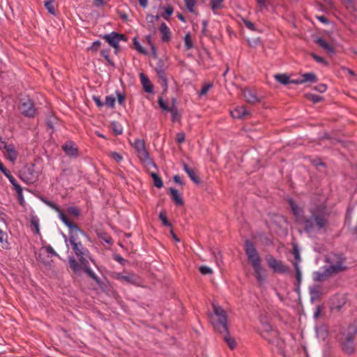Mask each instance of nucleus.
I'll return each instance as SVG.
<instances>
[{
    "label": "nucleus",
    "instance_id": "09e8293b",
    "mask_svg": "<svg viewBox=\"0 0 357 357\" xmlns=\"http://www.w3.org/2000/svg\"><path fill=\"white\" fill-rule=\"evenodd\" d=\"M199 271L203 275L211 274L213 273L212 269L210 267L206 266H200L199 267Z\"/></svg>",
    "mask_w": 357,
    "mask_h": 357
},
{
    "label": "nucleus",
    "instance_id": "dca6fc26",
    "mask_svg": "<svg viewBox=\"0 0 357 357\" xmlns=\"http://www.w3.org/2000/svg\"><path fill=\"white\" fill-rule=\"evenodd\" d=\"M20 109L24 115L29 117L33 116L36 113V110L30 100H26L22 102Z\"/></svg>",
    "mask_w": 357,
    "mask_h": 357
},
{
    "label": "nucleus",
    "instance_id": "13d9d810",
    "mask_svg": "<svg viewBox=\"0 0 357 357\" xmlns=\"http://www.w3.org/2000/svg\"><path fill=\"white\" fill-rule=\"evenodd\" d=\"M159 218L160 219L162 220V223L166 225V226H170V224L169 223L167 219V217H166V215L162 213V212H160V215H159Z\"/></svg>",
    "mask_w": 357,
    "mask_h": 357
},
{
    "label": "nucleus",
    "instance_id": "5701e85b",
    "mask_svg": "<svg viewBox=\"0 0 357 357\" xmlns=\"http://www.w3.org/2000/svg\"><path fill=\"white\" fill-rule=\"evenodd\" d=\"M253 269L255 271V275L257 281L259 283H263L266 280V275L265 273V271L261 266V265L255 266L253 268Z\"/></svg>",
    "mask_w": 357,
    "mask_h": 357
},
{
    "label": "nucleus",
    "instance_id": "79ce46f5",
    "mask_svg": "<svg viewBox=\"0 0 357 357\" xmlns=\"http://www.w3.org/2000/svg\"><path fill=\"white\" fill-rule=\"evenodd\" d=\"M101 45V43L99 40L94 41L90 47L87 48L88 50L92 52H97Z\"/></svg>",
    "mask_w": 357,
    "mask_h": 357
},
{
    "label": "nucleus",
    "instance_id": "72a5a7b5",
    "mask_svg": "<svg viewBox=\"0 0 357 357\" xmlns=\"http://www.w3.org/2000/svg\"><path fill=\"white\" fill-rule=\"evenodd\" d=\"M151 176L153 178L154 185L158 188H161L163 186V182L162 179L155 172H152Z\"/></svg>",
    "mask_w": 357,
    "mask_h": 357
},
{
    "label": "nucleus",
    "instance_id": "f704fd0d",
    "mask_svg": "<svg viewBox=\"0 0 357 357\" xmlns=\"http://www.w3.org/2000/svg\"><path fill=\"white\" fill-rule=\"evenodd\" d=\"M305 96L307 99H308L309 100L312 101L314 103L319 102L323 100V98L321 96L313 93H306Z\"/></svg>",
    "mask_w": 357,
    "mask_h": 357
},
{
    "label": "nucleus",
    "instance_id": "39448f33",
    "mask_svg": "<svg viewBox=\"0 0 357 357\" xmlns=\"http://www.w3.org/2000/svg\"><path fill=\"white\" fill-rule=\"evenodd\" d=\"M326 270L329 273H336L347 268L345 259L338 254H330L326 258Z\"/></svg>",
    "mask_w": 357,
    "mask_h": 357
},
{
    "label": "nucleus",
    "instance_id": "4d7b16f0",
    "mask_svg": "<svg viewBox=\"0 0 357 357\" xmlns=\"http://www.w3.org/2000/svg\"><path fill=\"white\" fill-rule=\"evenodd\" d=\"M314 89L320 93H324L327 89V86L324 84H321L314 87Z\"/></svg>",
    "mask_w": 357,
    "mask_h": 357
},
{
    "label": "nucleus",
    "instance_id": "cd10ccee",
    "mask_svg": "<svg viewBox=\"0 0 357 357\" xmlns=\"http://www.w3.org/2000/svg\"><path fill=\"white\" fill-rule=\"evenodd\" d=\"M316 43L324 50H325L328 53H334V49L332 47V46L326 42L325 40L319 38L316 40Z\"/></svg>",
    "mask_w": 357,
    "mask_h": 357
},
{
    "label": "nucleus",
    "instance_id": "bf43d9fd",
    "mask_svg": "<svg viewBox=\"0 0 357 357\" xmlns=\"http://www.w3.org/2000/svg\"><path fill=\"white\" fill-rule=\"evenodd\" d=\"M116 97H117V100H118V102L120 105H123L124 104V102H125V96L123 94H122L121 93L117 91L116 92Z\"/></svg>",
    "mask_w": 357,
    "mask_h": 357
},
{
    "label": "nucleus",
    "instance_id": "7c9ffc66",
    "mask_svg": "<svg viewBox=\"0 0 357 357\" xmlns=\"http://www.w3.org/2000/svg\"><path fill=\"white\" fill-rule=\"evenodd\" d=\"M183 169L188 174V176L191 178V180L195 183H199V179L197 176L195 171L188 167L186 164H183Z\"/></svg>",
    "mask_w": 357,
    "mask_h": 357
},
{
    "label": "nucleus",
    "instance_id": "f8f14e48",
    "mask_svg": "<svg viewBox=\"0 0 357 357\" xmlns=\"http://www.w3.org/2000/svg\"><path fill=\"white\" fill-rule=\"evenodd\" d=\"M112 47L117 49L119 47V43L121 40L125 39V36L123 34H119L116 32H112L109 34H105L102 36Z\"/></svg>",
    "mask_w": 357,
    "mask_h": 357
},
{
    "label": "nucleus",
    "instance_id": "052dcab7",
    "mask_svg": "<svg viewBox=\"0 0 357 357\" xmlns=\"http://www.w3.org/2000/svg\"><path fill=\"white\" fill-rule=\"evenodd\" d=\"M46 252L50 253L54 256H59L58 254L54 250L53 248L51 245H47L43 248Z\"/></svg>",
    "mask_w": 357,
    "mask_h": 357
},
{
    "label": "nucleus",
    "instance_id": "b1692460",
    "mask_svg": "<svg viewBox=\"0 0 357 357\" xmlns=\"http://www.w3.org/2000/svg\"><path fill=\"white\" fill-rule=\"evenodd\" d=\"M160 16L159 15H153L151 14H149L146 17V22L147 23V29L151 31H155V23L158 22L159 20Z\"/></svg>",
    "mask_w": 357,
    "mask_h": 357
},
{
    "label": "nucleus",
    "instance_id": "6e6552de",
    "mask_svg": "<svg viewBox=\"0 0 357 357\" xmlns=\"http://www.w3.org/2000/svg\"><path fill=\"white\" fill-rule=\"evenodd\" d=\"M262 336L271 344H278V332L268 323L262 324Z\"/></svg>",
    "mask_w": 357,
    "mask_h": 357
},
{
    "label": "nucleus",
    "instance_id": "9d476101",
    "mask_svg": "<svg viewBox=\"0 0 357 357\" xmlns=\"http://www.w3.org/2000/svg\"><path fill=\"white\" fill-rule=\"evenodd\" d=\"M69 264L70 268L73 270L74 272L77 273L81 269V266H83V268L85 270V272L90 276L93 280H94L96 282H98V278L97 275L95 274V273L89 267V263L86 265H79V263L75 260L73 257L69 258Z\"/></svg>",
    "mask_w": 357,
    "mask_h": 357
},
{
    "label": "nucleus",
    "instance_id": "4c0bfd02",
    "mask_svg": "<svg viewBox=\"0 0 357 357\" xmlns=\"http://www.w3.org/2000/svg\"><path fill=\"white\" fill-rule=\"evenodd\" d=\"M184 43L186 50H190L193 47L191 36L190 33H187L184 37Z\"/></svg>",
    "mask_w": 357,
    "mask_h": 357
},
{
    "label": "nucleus",
    "instance_id": "69168bd1",
    "mask_svg": "<svg viewBox=\"0 0 357 357\" xmlns=\"http://www.w3.org/2000/svg\"><path fill=\"white\" fill-rule=\"evenodd\" d=\"M68 211H69V213H70L71 214H73L75 216H78L79 215V211L75 207L69 208Z\"/></svg>",
    "mask_w": 357,
    "mask_h": 357
},
{
    "label": "nucleus",
    "instance_id": "f3484780",
    "mask_svg": "<svg viewBox=\"0 0 357 357\" xmlns=\"http://www.w3.org/2000/svg\"><path fill=\"white\" fill-rule=\"evenodd\" d=\"M46 124L47 126V132H54L60 131L59 128L61 127V123L54 116H49L46 120Z\"/></svg>",
    "mask_w": 357,
    "mask_h": 357
},
{
    "label": "nucleus",
    "instance_id": "37998d69",
    "mask_svg": "<svg viewBox=\"0 0 357 357\" xmlns=\"http://www.w3.org/2000/svg\"><path fill=\"white\" fill-rule=\"evenodd\" d=\"M109 156L117 163H120L123 160V157L116 152H112Z\"/></svg>",
    "mask_w": 357,
    "mask_h": 357
},
{
    "label": "nucleus",
    "instance_id": "ddd939ff",
    "mask_svg": "<svg viewBox=\"0 0 357 357\" xmlns=\"http://www.w3.org/2000/svg\"><path fill=\"white\" fill-rule=\"evenodd\" d=\"M346 297L344 295H336L331 300V308L333 311H340L346 303Z\"/></svg>",
    "mask_w": 357,
    "mask_h": 357
},
{
    "label": "nucleus",
    "instance_id": "c9c22d12",
    "mask_svg": "<svg viewBox=\"0 0 357 357\" xmlns=\"http://www.w3.org/2000/svg\"><path fill=\"white\" fill-rule=\"evenodd\" d=\"M185 5L187 8V9L192 13H195L196 9H195V5L196 1L195 0H185Z\"/></svg>",
    "mask_w": 357,
    "mask_h": 357
},
{
    "label": "nucleus",
    "instance_id": "de8ad7c7",
    "mask_svg": "<svg viewBox=\"0 0 357 357\" xmlns=\"http://www.w3.org/2000/svg\"><path fill=\"white\" fill-rule=\"evenodd\" d=\"M134 45H135V49L139 52H140L142 54H146V53L145 49L143 47L141 46L139 42H138L136 38L134 40Z\"/></svg>",
    "mask_w": 357,
    "mask_h": 357
},
{
    "label": "nucleus",
    "instance_id": "4be33fe9",
    "mask_svg": "<svg viewBox=\"0 0 357 357\" xmlns=\"http://www.w3.org/2000/svg\"><path fill=\"white\" fill-rule=\"evenodd\" d=\"M332 273L326 270V266H324V270L323 271H316L313 273V279L314 281L321 282L326 280Z\"/></svg>",
    "mask_w": 357,
    "mask_h": 357
},
{
    "label": "nucleus",
    "instance_id": "1a4fd4ad",
    "mask_svg": "<svg viewBox=\"0 0 357 357\" xmlns=\"http://www.w3.org/2000/svg\"><path fill=\"white\" fill-rule=\"evenodd\" d=\"M114 278L123 284L139 285L140 283L139 277L133 273H115L114 274Z\"/></svg>",
    "mask_w": 357,
    "mask_h": 357
},
{
    "label": "nucleus",
    "instance_id": "a18cd8bd",
    "mask_svg": "<svg viewBox=\"0 0 357 357\" xmlns=\"http://www.w3.org/2000/svg\"><path fill=\"white\" fill-rule=\"evenodd\" d=\"M312 56L317 63H322L324 66L328 65V62L323 57L319 56L314 53L312 54Z\"/></svg>",
    "mask_w": 357,
    "mask_h": 357
},
{
    "label": "nucleus",
    "instance_id": "864d4df0",
    "mask_svg": "<svg viewBox=\"0 0 357 357\" xmlns=\"http://www.w3.org/2000/svg\"><path fill=\"white\" fill-rule=\"evenodd\" d=\"M112 127H113V130L114 132V134H121L122 133V128L121 127L120 125L116 123H114L112 124Z\"/></svg>",
    "mask_w": 357,
    "mask_h": 357
},
{
    "label": "nucleus",
    "instance_id": "8fccbe9b",
    "mask_svg": "<svg viewBox=\"0 0 357 357\" xmlns=\"http://www.w3.org/2000/svg\"><path fill=\"white\" fill-rule=\"evenodd\" d=\"M293 254H294V257L296 259V262L295 263H297L298 264L299 262L301 261V257H300V253H299L298 249V248L296 245L294 246Z\"/></svg>",
    "mask_w": 357,
    "mask_h": 357
},
{
    "label": "nucleus",
    "instance_id": "f257e3e1",
    "mask_svg": "<svg viewBox=\"0 0 357 357\" xmlns=\"http://www.w3.org/2000/svg\"><path fill=\"white\" fill-rule=\"evenodd\" d=\"M289 204L296 222L302 225L303 230L308 234L319 233L328 227L329 211L324 204H312L307 213H304L303 208L292 199L289 200Z\"/></svg>",
    "mask_w": 357,
    "mask_h": 357
},
{
    "label": "nucleus",
    "instance_id": "2f4dec72",
    "mask_svg": "<svg viewBox=\"0 0 357 357\" xmlns=\"http://www.w3.org/2000/svg\"><path fill=\"white\" fill-rule=\"evenodd\" d=\"M175 102H176V99L173 98L172 99L173 107H171V109L169 111L172 114V120L174 122L178 121L180 120V118H181V114H179V112L174 107Z\"/></svg>",
    "mask_w": 357,
    "mask_h": 357
},
{
    "label": "nucleus",
    "instance_id": "680f3d73",
    "mask_svg": "<svg viewBox=\"0 0 357 357\" xmlns=\"http://www.w3.org/2000/svg\"><path fill=\"white\" fill-rule=\"evenodd\" d=\"M257 3L261 11L266 9L267 7L266 0H257Z\"/></svg>",
    "mask_w": 357,
    "mask_h": 357
},
{
    "label": "nucleus",
    "instance_id": "a19ab883",
    "mask_svg": "<svg viewBox=\"0 0 357 357\" xmlns=\"http://www.w3.org/2000/svg\"><path fill=\"white\" fill-rule=\"evenodd\" d=\"M310 293L313 296H318L320 294V288L318 285H314L310 287Z\"/></svg>",
    "mask_w": 357,
    "mask_h": 357
},
{
    "label": "nucleus",
    "instance_id": "a878e982",
    "mask_svg": "<svg viewBox=\"0 0 357 357\" xmlns=\"http://www.w3.org/2000/svg\"><path fill=\"white\" fill-rule=\"evenodd\" d=\"M243 97L247 102L254 104L259 101L255 93L250 89H245L243 92Z\"/></svg>",
    "mask_w": 357,
    "mask_h": 357
},
{
    "label": "nucleus",
    "instance_id": "a211bd4d",
    "mask_svg": "<svg viewBox=\"0 0 357 357\" xmlns=\"http://www.w3.org/2000/svg\"><path fill=\"white\" fill-rule=\"evenodd\" d=\"M230 113L234 119H242L250 116V112L244 106H238L234 109L231 110Z\"/></svg>",
    "mask_w": 357,
    "mask_h": 357
},
{
    "label": "nucleus",
    "instance_id": "774afa93",
    "mask_svg": "<svg viewBox=\"0 0 357 357\" xmlns=\"http://www.w3.org/2000/svg\"><path fill=\"white\" fill-rule=\"evenodd\" d=\"M317 18L318 19L319 21H320L321 22H322L324 24H328L329 23V20L326 17L323 16V15L317 16Z\"/></svg>",
    "mask_w": 357,
    "mask_h": 357
},
{
    "label": "nucleus",
    "instance_id": "f03ea898",
    "mask_svg": "<svg viewBox=\"0 0 357 357\" xmlns=\"http://www.w3.org/2000/svg\"><path fill=\"white\" fill-rule=\"evenodd\" d=\"M69 229L68 238L66 235L63 236L65 242L68 245V242L70 243L73 250L75 255L77 257L81 265H86L90 261L93 262V259L91 257L89 251L86 248L82 243L81 238L85 237L86 234L82 231L75 224L69 222L66 225Z\"/></svg>",
    "mask_w": 357,
    "mask_h": 357
},
{
    "label": "nucleus",
    "instance_id": "bb28decb",
    "mask_svg": "<svg viewBox=\"0 0 357 357\" xmlns=\"http://www.w3.org/2000/svg\"><path fill=\"white\" fill-rule=\"evenodd\" d=\"M210 6L214 14L224 8V0H211Z\"/></svg>",
    "mask_w": 357,
    "mask_h": 357
},
{
    "label": "nucleus",
    "instance_id": "338daca9",
    "mask_svg": "<svg viewBox=\"0 0 357 357\" xmlns=\"http://www.w3.org/2000/svg\"><path fill=\"white\" fill-rule=\"evenodd\" d=\"M93 99L98 107H101L103 105V103L99 97L93 96Z\"/></svg>",
    "mask_w": 357,
    "mask_h": 357
},
{
    "label": "nucleus",
    "instance_id": "20e7f679",
    "mask_svg": "<svg viewBox=\"0 0 357 357\" xmlns=\"http://www.w3.org/2000/svg\"><path fill=\"white\" fill-rule=\"evenodd\" d=\"M214 314L211 315V322L220 333H225V341L231 349L236 347L235 340L227 334V320L225 311L220 306L213 304Z\"/></svg>",
    "mask_w": 357,
    "mask_h": 357
},
{
    "label": "nucleus",
    "instance_id": "473e14b6",
    "mask_svg": "<svg viewBox=\"0 0 357 357\" xmlns=\"http://www.w3.org/2000/svg\"><path fill=\"white\" fill-rule=\"evenodd\" d=\"M301 76L303 77V82H315L317 81V77L313 73H307L303 74Z\"/></svg>",
    "mask_w": 357,
    "mask_h": 357
},
{
    "label": "nucleus",
    "instance_id": "4468645a",
    "mask_svg": "<svg viewBox=\"0 0 357 357\" xmlns=\"http://www.w3.org/2000/svg\"><path fill=\"white\" fill-rule=\"evenodd\" d=\"M62 149L65 153L71 158H76L78 155V148L76 144L72 141L66 142L63 146Z\"/></svg>",
    "mask_w": 357,
    "mask_h": 357
},
{
    "label": "nucleus",
    "instance_id": "3c124183",
    "mask_svg": "<svg viewBox=\"0 0 357 357\" xmlns=\"http://www.w3.org/2000/svg\"><path fill=\"white\" fill-rule=\"evenodd\" d=\"M294 266L295 269H296V279H297L298 282H300L301 280V272L299 266H298V264L297 263H294Z\"/></svg>",
    "mask_w": 357,
    "mask_h": 357
},
{
    "label": "nucleus",
    "instance_id": "0e129e2a",
    "mask_svg": "<svg viewBox=\"0 0 357 357\" xmlns=\"http://www.w3.org/2000/svg\"><path fill=\"white\" fill-rule=\"evenodd\" d=\"M146 40L148 43V44L150 45L151 50L153 51V52H155V48L152 43V40H151V35H148L146 36Z\"/></svg>",
    "mask_w": 357,
    "mask_h": 357
},
{
    "label": "nucleus",
    "instance_id": "393cba45",
    "mask_svg": "<svg viewBox=\"0 0 357 357\" xmlns=\"http://www.w3.org/2000/svg\"><path fill=\"white\" fill-rule=\"evenodd\" d=\"M0 171L8 178L15 191H19L20 193L21 186L17 183L14 177L8 172L7 169L3 166V169H0Z\"/></svg>",
    "mask_w": 357,
    "mask_h": 357
},
{
    "label": "nucleus",
    "instance_id": "ea45409f",
    "mask_svg": "<svg viewBox=\"0 0 357 357\" xmlns=\"http://www.w3.org/2000/svg\"><path fill=\"white\" fill-rule=\"evenodd\" d=\"M116 102V98L114 96H108L105 98V105L110 108L114 107Z\"/></svg>",
    "mask_w": 357,
    "mask_h": 357
},
{
    "label": "nucleus",
    "instance_id": "9b49d317",
    "mask_svg": "<svg viewBox=\"0 0 357 357\" xmlns=\"http://www.w3.org/2000/svg\"><path fill=\"white\" fill-rule=\"evenodd\" d=\"M266 261L270 268H271L275 272L284 273H286L288 270L287 266H285L280 261L276 260L272 256H268L266 257Z\"/></svg>",
    "mask_w": 357,
    "mask_h": 357
},
{
    "label": "nucleus",
    "instance_id": "e2e57ef3",
    "mask_svg": "<svg viewBox=\"0 0 357 357\" xmlns=\"http://www.w3.org/2000/svg\"><path fill=\"white\" fill-rule=\"evenodd\" d=\"M213 255H214L215 263L217 264L218 266H220L221 264H222V259H221V255H220V253H219V252L215 253L214 252H213Z\"/></svg>",
    "mask_w": 357,
    "mask_h": 357
},
{
    "label": "nucleus",
    "instance_id": "412c9836",
    "mask_svg": "<svg viewBox=\"0 0 357 357\" xmlns=\"http://www.w3.org/2000/svg\"><path fill=\"white\" fill-rule=\"evenodd\" d=\"M160 31L162 34L161 40L162 42H168L171 38V31L165 22H162L160 27Z\"/></svg>",
    "mask_w": 357,
    "mask_h": 357
},
{
    "label": "nucleus",
    "instance_id": "2eb2a0df",
    "mask_svg": "<svg viewBox=\"0 0 357 357\" xmlns=\"http://www.w3.org/2000/svg\"><path fill=\"white\" fill-rule=\"evenodd\" d=\"M0 149L6 151L7 157L10 160L14 161L16 160L17 154L13 144H8L0 139Z\"/></svg>",
    "mask_w": 357,
    "mask_h": 357
},
{
    "label": "nucleus",
    "instance_id": "c03bdc74",
    "mask_svg": "<svg viewBox=\"0 0 357 357\" xmlns=\"http://www.w3.org/2000/svg\"><path fill=\"white\" fill-rule=\"evenodd\" d=\"M213 86V84L211 83H207L205 85H204L199 92L200 96H204L207 93L208 90L211 89Z\"/></svg>",
    "mask_w": 357,
    "mask_h": 357
},
{
    "label": "nucleus",
    "instance_id": "aec40b11",
    "mask_svg": "<svg viewBox=\"0 0 357 357\" xmlns=\"http://www.w3.org/2000/svg\"><path fill=\"white\" fill-rule=\"evenodd\" d=\"M139 78L144 91L149 93H153V86L149 77L144 73H141L139 74Z\"/></svg>",
    "mask_w": 357,
    "mask_h": 357
},
{
    "label": "nucleus",
    "instance_id": "423d86ee",
    "mask_svg": "<svg viewBox=\"0 0 357 357\" xmlns=\"http://www.w3.org/2000/svg\"><path fill=\"white\" fill-rule=\"evenodd\" d=\"M245 251L248 261L253 268L261 265V258L255 245L250 241H246L245 243Z\"/></svg>",
    "mask_w": 357,
    "mask_h": 357
},
{
    "label": "nucleus",
    "instance_id": "7ed1b4c3",
    "mask_svg": "<svg viewBox=\"0 0 357 357\" xmlns=\"http://www.w3.org/2000/svg\"><path fill=\"white\" fill-rule=\"evenodd\" d=\"M356 335L357 327L354 324H349L341 328L336 338L344 353L348 355L354 354L356 346Z\"/></svg>",
    "mask_w": 357,
    "mask_h": 357
},
{
    "label": "nucleus",
    "instance_id": "c756f323",
    "mask_svg": "<svg viewBox=\"0 0 357 357\" xmlns=\"http://www.w3.org/2000/svg\"><path fill=\"white\" fill-rule=\"evenodd\" d=\"M169 192L172 199L175 202V203L178 205H182L183 202L179 195L178 191L174 188H170Z\"/></svg>",
    "mask_w": 357,
    "mask_h": 357
},
{
    "label": "nucleus",
    "instance_id": "c85d7f7f",
    "mask_svg": "<svg viewBox=\"0 0 357 357\" xmlns=\"http://www.w3.org/2000/svg\"><path fill=\"white\" fill-rule=\"evenodd\" d=\"M274 78L277 82L283 85L291 84V79L286 74H275Z\"/></svg>",
    "mask_w": 357,
    "mask_h": 357
},
{
    "label": "nucleus",
    "instance_id": "5fc2aeb1",
    "mask_svg": "<svg viewBox=\"0 0 357 357\" xmlns=\"http://www.w3.org/2000/svg\"><path fill=\"white\" fill-rule=\"evenodd\" d=\"M101 55L106 59V61L109 63L111 64L112 66H113V63L112 61H111V59H109V54H108V51L107 50H103L101 51Z\"/></svg>",
    "mask_w": 357,
    "mask_h": 357
},
{
    "label": "nucleus",
    "instance_id": "58836bf2",
    "mask_svg": "<svg viewBox=\"0 0 357 357\" xmlns=\"http://www.w3.org/2000/svg\"><path fill=\"white\" fill-rule=\"evenodd\" d=\"M174 12V9L172 6H167L164 8V13L161 15V17H162L166 20H168L169 17L172 15Z\"/></svg>",
    "mask_w": 357,
    "mask_h": 357
},
{
    "label": "nucleus",
    "instance_id": "6e6d98bb",
    "mask_svg": "<svg viewBox=\"0 0 357 357\" xmlns=\"http://www.w3.org/2000/svg\"><path fill=\"white\" fill-rule=\"evenodd\" d=\"M21 178L24 180L27 183H31L34 181V178L33 176L26 177L25 172H22L20 176Z\"/></svg>",
    "mask_w": 357,
    "mask_h": 357
},
{
    "label": "nucleus",
    "instance_id": "603ef678",
    "mask_svg": "<svg viewBox=\"0 0 357 357\" xmlns=\"http://www.w3.org/2000/svg\"><path fill=\"white\" fill-rule=\"evenodd\" d=\"M243 23L245 25V26L249 29L251 31H255L256 30V28H255V25L254 23L247 20H243Z\"/></svg>",
    "mask_w": 357,
    "mask_h": 357
},
{
    "label": "nucleus",
    "instance_id": "6ab92c4d",
    "mask_svg": "<svg viewBox=\"0 0 357 357\" xmlns=\"http://www.w3.org/2000/svg\"><path fill=\"white\" fill-rule=\"evenodd\" d=\"M43 202L47 205L48 206L51 207L52 209L55 210L59 215V219L66 225L70 221L68 219V218L60 210V208L53 202L47 201V200H43Z\"/></svg>",
    "mask_w": 357,
    "mask_h": 357
},
{
    "label": "nucleus",
    "instance_id": "e433bc0d",
    "mask_svg": "<svg viewBox=\"0 0 357 357\" xmlns=\"http://www.w3.org/2000/svg\"><path fill=\"white\" fill-rule=\"evenodd\" d=\"M54 0H45L44 5L48 12L52 15H55V9L52 5Z\"/></svg>",
    "mask_w": 357,
    "mask_h": 357
},
{
    "label": "nucleus",
    "instance_id": "49530a36",
    "mask_svg": "<svg viewBox=\"0 0 357 357\" xmlns=\"http://www.w3.org/2000/svg\"><path fill=\"white\" fill-rule=\"evenodd\" d=\"M158 104L160 107L165 111H169L171 107H169L166 102L160 97L158 99Z\"/></svg>",
    "mask_w": 357,
    "mask_h": 357
},
{
    "label": "nucleus",
    "instance_id": "0eeeda50",
    "mask_svg": "<svg viewBox=\"0 0 357 357\" xmlns=\"http://www.w3.org/2000/svg\"><path fill=\"white\" fill-rule=\"evenodd\" d=\"M130 143L133 146L137 152L139 158L144 162H147L149 160V153L145 149L144 141L135 138L133 140L129 139Z\"/></svg>",
    "mask_w": 357,
    "mask_h": 357
}]
</instances>
